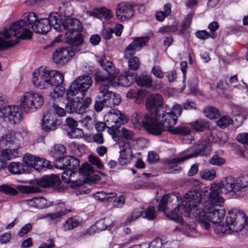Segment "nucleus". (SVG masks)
<instances>
[{"label": "nucleus", "instance_id": "f257e3e1", "mask_svg": "<svg viewBox=\"0 0 248 248\" xmlns=\"http://www.w3.org/2000/svg\"><path fill=\"white\" fill-rule=\"evenodd\" d=\"M202 193L207 198L205 202H202L201 194L198 191H188L183 196V206L187 216L195 215L196 219L201 226L207 230L210 228V222L214 224L224 219L226 211L220 206L222 203H214L210 201V196L206 193Z\"/></svg>", "mask_w": 248, "mask_h": 248}, {"label": "nucleus", "instance_id": "f03ea898", "mask_svg": "<svg viewBox=\"0 0 248 248\" xmlns=\"http://www.w3.org/2000/svg\"><path fill=\"white\" fill-rule=\"evenodd\" d=\"M248 190V175L240 176L236 179L231 176L224 178L219 184L213 183L210 187H204L202 192L210 196L214 203H223L221 192L234 198L243 197Z\"/></svg>", "mask_w": 248, "mask_h": 248}, {"label": "nucleus", "instance_id": "7ed1b4c3", "mask_svg": "<svg viewBox=\"0 0 248 248\" xmlns=\"http://www.w3.org/2000/svg\"><path fill=\"white\" fill-rule=\"evenodd\" d=\"M37 16L34 12H29L23 15V18L12 24L9 30L3 29L0 32V50H3L15 46L16 39L6 41L5 39H11L13 36L16 38L30 39L32 36V32L29 29L37 21Z\"/></svg>", "mask_w": 248, "mask_h": 248}, {"label": "nucleus", "instance_id": "20e7f679", "mask_svg": "<svg viewBox=\"0 0 248 248\" xmlns=\"http://www.w3.org/2000/svg\"><path fill=\"white\" fill-rule=\"evenodd\" d=\"M44 103V97L41 94L33 91L27 92L20 98L21 108L17 106H5L1 112L14 124H18L23 119L22 110L26 113H31L41 108Z\"/></svg>", "mask_w": 248, "mask_h": 248}, {"label": "nucleus", "instance_id": "39448f33", "mask_svg": "<svg viewBox=\"0 0 248 248\" xmlns=\"http://www.w3.org/2000/svg\"><path fill=\"white\" fill-rule=\"evenodd\" d=\"M63 80L64 76L62 73L43 67L36 69L32 74L31 83L35 88L39 90H45L55 86L50 93V96L53 99L63 95L64 91L60 89L58 86Z\"/></svg>", "mask_w": 248, "mask_h": 248}, {"label": "nucleus", "instance_id": "423d86ee", "mask_svg": "<svg viewBox=\"0 0 248 248\" xmlns=\"http://www.w3.org/2000/svg\"><path fill=\"white\" fill-rule=\"evenodd\" d=\"M183 200L181 195L177 192H173L164 195L158 205V209L163 212L166 216L180 223V227H176L175 231H178L184 234H188L194 231V228L189 224H182V214L180 207L183 206Z\"/></svg>", "mask_w": 248, "mask_h": 248}, {"label": "nucleus", "instance_id": "0eeeda50", "mask_svg": "<svg viewBox=\"0 0 248 248\" xmlns=\"http://www.w3.org/2000/svg\"><path fill=\"white\" fill-rule=\"evenodd\" d=\"M211 138L201 139L196 145V148L193 153H190L189 150H186L181 152L175 157L168 159L166 161L168 165H172L169 169V173H177L181 170V167L178 166L184 161L193 157L197 156L199 155H207L212 150L211 146Z\"/></svg>", "mask_w": 248, "mask_h": 248}, {"label": "nucleus", "instance_id": "6e6552de", "mask_svg": "<svg viewBox=\"0 0 248 248\" xmlns=\"http://www.w3.org/2000/svg\"><path fill=\"white\" fill-rule=\"evenodd\" d=\"M244 213L233 210L230 211L226 217L225 223L220 222L213 224L215 232L218 235H226L232 232H239L244 228Z\"/></svg>", "mask_w": 248, "mask_h": 248}, {"label": "nucleus", "instance_id": "1a4fd4ad", "mask_svg": "<svg viewBox=\"0 0 248 248\" xmlns=\"http://www.w3.org/2000/svg\"><path fill=\"white\" fill-rule=\"evenodd\" d=\"M62 26L67 30L65 35L67 43L74 46H81L83 40L80 35L77 34L82 29L80 21L76 18H65L62 21Z\"/></svg>", "mask_w": 248, "mask_h": 248}, {"label": "nucleus", "instance_id": "9d476101", "mask_svg": "<svg viewBox=\"0 0 248 248\" xmlns=\"http://www.w3.org/2000/svg\"><path fill=\"white\" fill-rule=\"evenodd\" d=\"M177 117L174 116L171 112H164L163 110L154 117L153 129H150L152 134L155 136L161 135L163 131H167L170 133V130L176 124Z\"/></svg>", "mask_w": 248, "mask_h": 248}, {"label": "nucleus", "instance_id": "9b49d317", "mask_svg": "<svg viewBox=\"0 0 248 248\" xmlns=\"http://www.w3.org/2000/svg\"><path fill=\"white\" fill-rule=\"evenodd\" d=\"M96 81L100 85L98 98L103 99L106 107L112 108L120 103L121 99L120 95L109 90L110 85L106 83L107 81L105 78L102 76H97Z\"/></svg>", "mask_w": 248, "mask_h": 248}, {"label": "nucleus", "instance_id": "f8f14e48", "mask_svg": "<svg viewBox=\"0 0 248 248\" xmlns=\"http://www.w3.org/2000/svg\"><path fill=\"white\" fill-rule=\"evenodd\" d=\"M92 79L88 75H83L78 77L71 84L67 92L69 98L75 95L84 96L85 93L92 85Z\"/></svg>", "mask_w": 248, "mask_h": 248}, {"label": "nucleus", "instance_id": "ddd939ff", "mask_svg": "<svg viewBox=\"0 0 248 248\" xmlns=\"http://www.w3.org/2000/svg\"><path fill=\"white\" fill-rule=\"evenodd\" d=\"M80 46L62 47L56 49L52 54V60L54 63L61 65L67 63L75 54L81 50Z\"/></svg>", "mask_w": 248, "mask_h": 248}, {"label": "nucleus", "instance_id": "4468645a", "mask_svg": "<svg viewBox=\"0 0 248 248\" xmlns=\"http://www.w3.org/2000/svg\"><path fill=\"white\" fill-rule=\"evenodd\" d=\"M131 120L135 128L142 126L148 132L152 134L150 129H153L154 117L148 114L143 115L140 112H135L132 114Z\"/></svg>", "mask_w": 248, "mask_h": 248}, {"label": "nucleus", "instance_id": "2eb2a0df", "mask_svg": "<svg viewBox=\"0 0 248 248\" xmlns=\"http://www.w3.org/2000/svg\"><path fill=\"white\" fill-rule=\"evenodd\" d=\"M127 120V117L118 109H112L104 116V121L106 122L107 126L115 128H119Z\"/></svg>", "mask_w": 248, "mask_h": 248}, {"label": "nucleus", "instance_id": "dca6fc26", "mask_svg": "<svg viewBox=\"0 0 248 248\" xmlns=\"http://www.w3.org/2000/svg\"><path fill=\"white\" fill-rule=\"evenodd\" d=\"M163 105V97L158 93L149 96L145 104L147 110L151 113L150 115L153 117H156L160 114L161 112L159 109L162 108Z\"/></svg>", "mask_w": 248, "mask_h": 248}, {"label": "nucleus", "instance_id": "f3484780", "mask_svg": "<svg viewBox=\"0 0 248 248\" xmlns=\"http://www.w3.org/2000/svg\"><path fill=\"white\" fill-rule=\"evenodd\" d=\"M97 62L100 63V65L108 73V77L103 76L107 81V84H110V83L115 79L118 74V71L115 69L114 65L109 61H106V57L104 54H102L101 57L98 58ZM101 76L100 75H96ZM102 76V75H101Z\"/></svg>", "mask_w": 248, "mask_h": 248}, {"label": "nucleus", "instance_id": "a211bd4d", "mask_svg": "<svg viewBox=\"0 0 248 248\" xmlns=\"http://www.w3.org/2000/svg\"><path fill=\"white\" fill-rule=\"evenodd\" d=\"M19 134L16 133L12 131H9L7 133L0 136V148H3L6 146H14L16 148H18L20 146Z\"/></svg>", "mask_w": 248, "mask_h": 248}, {"label": "nucleus", "instance_id": "6ab92c4d", "mask_svg": "<svg viewBox=\"0 0 248 248\" xmlns=\"http://www.w3.org/2000/svg\"><path fill=\"white\" fill-rule=\"evenodd\" d=\"M148 37H138L129 44L125 49L124 51V57L126 59H130L134 55L137 51L139 50L148 42Z\"/></svg>", "mask_w": 248, "mask_h": 248}, {"label": "nucleus", "instance_id": "aec40b11", "mask_svg": "<svg viewBox=\"0 0 248 248\" xmlns=\"http://www.w3.org/2000/svg\"><path fill=\"white\" fill-rule=\"evenodd\" d=\"M83 97L80 95H75L69 98L67 96L69 102L65 106L66 111L69 113H83V108L81 106V100H82Z\"/></svg>", "mask_w": 248, "mask_h": 248}, {"label": "nucleus", "instance_id": "412c9836", "mask_svg": "<svg viewBox=\"0 0 248 248\" xmlns=\"http://www.w3.org/2000/svg\"><path fill=\"white\" fill-rule=\"evenodd\" d=\"M134 10L131 4L123 2L119 4L116 9V16L121 21L130 19L134 16Z\"/></svg>", "mask_w": 248, "mask_h": 248}, {"label": "nucleus", "instance_id": "4be33fe9", "mask_svg": "<svg viewBox=\"0 0 248 248\" xmlns=\"http://www.w3.org/2000/svg\"><path fill=\"white\" fill-rule=\"evenodd\" d=\"M120 149L119 163L121 165H126L130 162L133 156L131 145L129 142L124 141L123 144L120 146Z\"/></svg>", "mask_w": 248, "mask_h": 248}, {"label": "nucleus", "instance_id": "5701e85b", "mask_svg": "<svg viewBox=\"0 0 248 248\" xmlns=\"http://www.w3.org/2000/svg\"><path fill=\"white\" fill-rule=\"evenodd\" d=\"M57 119L56 114L51 111H47L43 119L42 127L46 132L54 131L57 128Z\"/></svg>", "mask_w": 248, "mask_h": 248}, {"label": "nucleus", "instance_id": "b1692460", "mask_svg": "<svg viewBox=\"0 0 248 248\" xmlns=\"http://www.w3.org/2000/svg\"><path fill=\"white\" fill-rule=\"evenodd\" d=\"M51 28L47 18L38 19L32 26L33 31L37 33L46 34Z\"/></svg>", "mask_w": 248, "mask_h": 248}, {"label": "nucleus", "instance_id": "393cba45", "mask_svg": "<svg viewBox=\"0 0 248 248\" xmlns=\"http://www.w3.org/2000/svg\"><path fill=\"white\" fill-rule=\"evenodd\" d=\"M59 180V178L56 175H46L38 181V184L42 187H49L57 185Z\"/></svg>", "mask_w": 248, "mask_h": 248}, {"label": "nucleus", "instance_id": "a878e982", "mask_svg": "<svg viewBox=\"0 0 248 248\" xmlns=\"http://www.w3.org/2000/svg\"><path fill=\"white\" fill-rule=\"evenodd\" d=\"M47 20L49 21L51 27H53L57 31H60L62 22L60 15L57 12L51 13L49 14Z\"/></svg>", "mask_w": 248, "mask_h": 248}, {"label": "nucleus", "instance_id": "bb28decb", "mask_svg": "<svg viewBox=\"0 0 248 248\" xmlns=\"http://www.w3.org/2000/svg\"><path fill=\"white\" fill-rule=\"evenodd\" d=\"M8 171L13 174H21L26 172L24 164L20 162H11L7 166Z\"/></svg>", "mask_w": 248, "mask_h": 248}, {"label": "nucleus", "instance_id": "cd10ccee", "mask_svg": "<svg viewBox=\"0 0 248 248\" xmlns=\"http://www.w3.org/2000/svg\"><path fill=\"white\" fill-rule=\"evenodd\" d=\"M65 162L66 170H70L76 173L79 166V161L73 156H65Z\"/></svg>", "mask_w": 248, "mask_h": 248}, {"label": "nucleus", "instance_id": "c85d7f7f", "mask_svg": "<svg viewBox=\"0 0 248 248\" xmlns=\"http://www.w3.org/2000/svg\"><path fill=\"white\" fill-rule=\"evenodd\" d=\"M132 76L128 77L127 75L120 76L118 78V81H112L110 83V85L112 87H117L118 86H122L124 87L129 86L132 82Z\"/></svg>", "mask_w": 248, "mask_h": 248}, {"label": "nucleus", "instance_id": "c756f323", "mask_svg": "<svg viewBox=\"0 0 248 248\" xmlns=\"http://www.w3.org/2000/svg\"><path fill=\"white\" fill-rule=\"evenodd\" d=\"M136 80L137 84L141 87L149 88L152 86V78L149 75L141 74L137 77Z\"/></svg>", "mask_w": 248, "mask_h": 248}, {"label": "nucleus", "instance_id": "7c9ffc66", "mask_svg": "<svg viewBox=\"0 0 248 248\" xmlns=\"http://www.w3.org/2000/svg\"><path fill=\"white\" fill-rule=\"evenodd\" d=\"M190 125L194 130L197 132L203 131L209 127L207 122L201 119L190 123Z\"/></svg>", "mask_w": 248, "mask_h": 248}, {"label": "nucleus", "instance_id": "2f4dec72", "mask_svg": "<svg viewBox=\"0 0 248 248\" xmlns=\"http://www.w3.org/2000/svg\"><path fill=\"white\" fill-rule=\"evenodd\" d=\"M66 152L65 146L60 144L54 145L50 151L51 155L54 158L62 157L66 153Z\"/></svg>", "mask_w": 248, "mask_h": 248}, {"label": "nucleus", "instance_id": "473e14b6", "mask_svg": "<svg viewBox=\"0 0 248 248\" xmlns=\"http://www.w3.org/2000/svg\"><path fill=\"white\" fill-rule=\"evenodd\" d=\"M210 136L211 141L219 144H223L226 143L228 140V135L224 132H219L216 137L214 132H210Z\"/></svg>", "mask_w": 248, "mask_h": 248}, {"label": "nucleus", "instance_id": "72a5a7b5", "mask_svg": "<svg viewBox=\"0 0 248 248\" xmlns=\"http://www.w3.org/2000/svg\"><path fill=\"white\" fill-rule=\"evenodd\" d=\"M18 148L6 149L1 151L0 156L4 159L11 160L18 156V154L17 151Z\"/></svg>", "mask_w": 248, "mask_h": 248}, {"label": "nucleus", "instance_id": "f704fd0d", "mask_svg": "<svg viewBox=\"0 0 248 248\" xmlns=\"http://www.w3.org/2000/svg\"><path fill=\"white\" fill-rule=\"evenodd\" d=\"M205 116L210 119H216L219 116L218 109L213 107H206L203 111Z\"/></svg>", "mask_w": 248, "mask_h": 248}, {"label": "nucleus", "instance_id": "c9c22d12", "mask_svg": "<svg viewBox=\"0 0 248 248\" xmlns=\"http://www.w3.org/2000/svg\"><path fill=\"white\" fill-rule=\"evenodd\" d=\"M59 12L62 16H63L64 18L70 17L73 13V9L71 5L69 2L63 3L59 7Z\"/></svg>", "mask_w": 248, "mask_h": 248}, {"label": "nucleus", "instance_id": "e433bc0d", "mask_svg": "<svg viewBox=\"0 0 248 248\" xmlns=\"http://www.w3.org/2000/svg\"><path fill=\"white\" fill-rule=\"evenodd\" d=\"M113 222L109 218H105L98 221L95 225L98 231H102L106 229L109 226H110Z\"/></svg>", "mask_w": 248, "mask_h": 248}, {"label": "nucleus", "instance_id": "4c0bfd02", "mask_svg": "<svg viewBox=\"0 0 248 248\" xmlns=\"http://www.w3.org/2000/svg\"><path fill=\"white\" fill-rule=\"evenodd\" d=\"M233 121L230 116L225 115L221 117L217 122V125L220 128L224 129L230 124H233Z\"/></svg>", "mask_w": 248, "mask_h": 248}, {"label": "nucleus", "instance_id": "58836bf2", "mask_svg": "<svg viewBox=\"0 0 248 248\" xmlns=\"http://www.w3.org/2000/svg\"><path fill=\"white\" fill-rule=\"evenodd\" d=\"M37 156L32 155L31 154H25L23 157V162L24 165L28 167L33 168L35 165V161H36Z\"/></svg>", "mask_w": 248, "mask_h": 248}, {"label": "nucleus", "instance_id": "ea45409f", "mask_svg": "<svg viewBox=\"0 0 248 248\" xmlns=\"http://www.w3.org/2000/svg\"><path fill=\"white\" fill-rule=\"evenodd\" d=\"M55 209L57 212L62 217L66 215L71 211V208L68 206H66L63 202H59L56 204Z\"/></svg>", "mask_w": 248, "mask_h": 248}, {"label": "nucleus", "instance_id": "a19ab883", "mask_svg": "<svg viewBox=\"0 0 248 248\" xmlns=\"http://www.w3.org/2000/svg\"><path fill=\"white\" fill-rule=\"evenodd\" d=\"M79 223L78 219L74 217H70L67 219L64 224V230L65 231L71 230L78 227L79 225Z\"/></svg>", "mask_w": 248, "mask_h": 248}, {"label": "nucleus", "instance_id": "79ce46f5", "mask_svg": "<svg viewBox=\"0 0 248 248\" xmlns=\"http://www.w3.org/2000/svg\"><path fill=\"white\" fill-rule=\"evenodd\" d=\"M193 16V14L192 13H190L187 15L182 23L181 29L179 31L180 33H184L187 31L191 24Z\"/></svg>", "mask_w": 248, "mask_h": 248}, {"label": "nucleus", "instance_id": "37998d69", "mask_svg": "<svg viewBox=\"0 0 248 248\" xmlns=\"http://www.w3.org/2000/svg\"><path fill=\"white\" fill-rule=\"evenodd\" d=\"M156 217V213L154 206H150L142 211V217L149 220L154 219Z\"/></svg>", "mask_w": 248, "mask_h": 248}, {"label": "nucleus", "instance_id": "c03bdc74", "mask_svg": "<svg viewBox=\"0 0 248 248\" xmlns=\"http://www.w3.org/2000/svg\"><path fill=\"white\" fill-rule=\"evenodd\" d=\"M190 132L191 130L189 128L182 125L173 128L172 130H170L171 133L182 136L188 135L190 134Z\"/></svg>", "mask_w": 248, "mask_h": 248}, {"label": "nucleus", "instance_id": "a18cd8bd", "mask_svg": "<svg viewBox=\"0 0 248 248\" xmlns=\"http://www.w3.org/2000/svg\"><path fill=\"white\" fill-rule=\"evenodd\" d=\"M79 173L83 176L88 177L94 172L93 168L88 163L83 165L78 169Z\"/></svg>", "mask_w": 248, "mask_h": 248}, {"label": "nucleus", "instance_id": "49530a36", "mask_svg": "<svg viewBox=\"0 0 248 248\" xmlns=\"http://www.w3.org/2000/svg\"><path fill=\"white\" fill-rule=\"evenodd\" d=\"M201 178L206 180H212L216 177V172L213 170H205L200 172Z\"/></svg>", "mask_w": 248, "mask_h": 248}, {"label": "nucleus", "instance_id": "de8ad7c7", "mask_svg": "<svg viewBox=\"0 0 248 248\" xmlns=\"http://www.w3.org/2000/svg\"><path fill=\"white\" fill-rule=\"evenodd\" d=\"M0 192L11 196H15L18 193L17 190L8 185H2L0 186Z\"/></svg>", "mask_w": 248, "mask_h": 248}, {"label": "nucleus", "instance_id": "09e8293b", "mask_svg": "<svg viewBox=\"0 0 248 248\" xmlns=\"http://www.w3.org/2000/svg\"><path fill=\"white\" fill-rule=\"evenodd\" d=\"M121 134L122 138L127 140H133L134 139L135 133L134 132L124 127L121 128Z\"/></svg>", "mask_w": 248, "mask_h": 248}, {"label": "nucleus", "instance_id": "8fccbe9b", "mask_svg": "<svg viewBox=\"0 0 248 248\" xmlns=\"http://www.w3.org/2000/svg\"><path fill=\"white\" fill-rule=\"evenodd\" d=\"M36 208L43 209L50 206L52 204L44 197H36Z\"/></svg>", "mask_w": 248, "mask_h": 248}, {"label": "nucleus", "instance_id": "3c124183", "mask_svg": "<svg viewBox=\"0 0 248 248\" xmlns=\"http://www.w3.org/2000/svg\"><path fill=\"white\" fill-rule=\"evenodd\" d=\"M141 216L142 217V210L140 208L135 209L132 213L131 215L127 218L125 224L127 225Z\"/></svg>", "mask_w": 248, "mask_h": 248}, {"label": "nucleus", "instance_id": "603ef678", "mask_svg": "<svg viewBox=\"0 0 248 248\" xmlns=\"http://www.w3.org/2000/svg\"><path fill=\"white\" fill-rule=\"evenodd\" d=\"M79 122L83 127L87 129H90L94 125L95 121L93 117L89 116H86L79 121Z\"/></svg>", "mask_w": 248, "mask_h": 248}, {"label": "nucleus", "instance_id": "864d4df0", "mask_svg": "<svg viewBox=\"0 0 248 248\" xmlns=\"http://www.w3.org/2000/svg\"><path fill=\"white\" fill-rule=\"evenodd\" d=\"M116 196L115 193H106L104 191L100 192L95 195V198L100 201H108L109 198L114 197Z\"/></svg>", "mask_w": 248, "mask_h": 248}, {"label": "nucleus", "instance_id": "5fc2aeb1", "mask_svg": "<svg viewBox=\"0 0 248 248\" xmlns=\"http://www.w3.org/2000/svg\"><path fill=\"white\" fill-rule=\"evenodd\" d=\"M128 63L129 69L134 71L137 70L140 66L139 59L136 56L130 58Z\"/></svg>", "mask_w": 248, "mask_h": 248}, {"label": "nucleus", "instance_id": "6e6d98bb", "mask_svg": "<svg viewBox=\"0 0 248 248\" xmlns=\"http://www.w3.org/2000/svg\"><path fill=\"white\" fill-rule=\"evenodd\" d=\"M61 217L60 215L57 212L52 214H48L42 217L43 218H46L51 224L56 223Z\"/></svg>", "mask_w": 248, "mask_h": 248}, {"label": "nucleus", "instance_id": "4d7b16f0", "mask_svg": "<svg viewBox=\"0 0 248 248\" xmlns=\"http://www.w3.org/2000/svg\"><path fill=\"white\" fill-rule=\"evenodd\" d=\"M209 162L213 165L221 166L225 163V160L218 155H214L209 160Z\"/></svg>", "mask_w": 248, "mask_h": 248}, {"label": "nucleus", "instance_id": "13d9d810", "mask_svg": "<svg viewBox=\"0 0 248 248\" xmlns=\"http://www.w3.org/2000/svg\"><path fill=\"white\" fill-rule=\"evenodd\" d=\"M76 173L70 170H67L66 171L63 172L62 178L63 182L68 183L70 182L74 181L75 180L72 179L73 175Z\"/></svg>", "mask_w": 248, "mask_h": 248}, {"label": "nucleus", "instance_id": "bf43d9fd", "mask_svg": "<svg viewBox=\"0 0 248 248\" xmlns=\"http://www.w3.org/2000/svg\"><path fill=\"white\" fill-rule=\"evenodd\" d=\"M147 91L145 89H140L136 91L135 101L138 104H140L142 100L146 96Z\"/></svg>", "mask_w": 248, "mask_h": 248}, {"label": "nucleus", "instance_id": "052dcab7", "mask_svg": "<svg viewBox=\"0 0 248 248\" xmlns=\"http://www.w3.org/2000/svg\"><path fill=\"white\" fill-rule=\"evenodd\" d=\"M89 160L91 163L96 166L99 169L103 170L104 169V166L98 157L94 155H90L89 157Z\"/></svg>", "mask_w": 248, "mask_h": 248}, {"label": "nucleus", "instance_id": "680f3d73", "mask_svg": "<svg viewBox=\"0 0 248 248\" xmlns=\"http://www.w3.org/2000/svg\"><path fill=\"white\" fill-rule=\"evenodd\" d=\"M83 131L79 128H75L71 129L70 132H68L67 134L71 138H79L83 135Z\"/></svg>", "mask_w": 248, "mask_h": 248}, {"label": "nucleus", "instance_id": "e2e57ef3", "mask_svg": "<svg viewBox=\"0 0 248 248\" xmlns=\"http://www.w3.org/2000/svg\"><path fill=\"white\" fill-rule=\"evenodd\" d=\"M35 187L32 186H27L22 185H18L16 186V189L23 193H35L37 191L35 189Z\"/></svg>", "mask_w": 248, "mask_h": 248}, {"label": "nucleus", "instance_id": "0e129e2a", "mask_svg": "<svg viewBox=\"0 0 248 248\" xmlns=\"http://www.w3.org/2000/svg\"><path fill=\"white\" fill-rule=\"evenodd\" d=\"M65 158V157L55 158L56 159L55 162V166L57 168L61 170H66Z\"/></svg>", "mask_w": 248, "mask_h": 248}, {"label": "nucleus", "instance_id": "69168bd1", "mask_svg": "<svg viewBox=\"0 0 248 248\" xmlns=\"http://www.w3.org/2000/svg\"><path fill=\"white\" fill-rule=\"evenodd\" d=\"M219 25L216 21H213L210 23L208 26V28L212 31V33L210 34V37L212 38H215L217 36L216 33L214 31L217 30L218 28Z\"/></svg>", "mask_w": 248, "mask_h": 248}, {"label": "nucleus", "instance_id": "338daca9", "mask_svg": "<svg viewBox=\"0 0 248 248\" xmlns=\"http://www.w3.org/2000/svg\"><path fill=\"white\" fill-rule=\"evenodd\" d=\"M152 73L157 78H162L164 77V73L159 66H155L152 69Z\"/></svg>", "mask_w": 248, "mask_h": 248}, {"label": "nucleus", "instance_id": "774afa93", "mask_svg": "<svg viewBox=\"0 0 248 248\" xmlns=\"http://www.w3.org/2000/svg\"><path fill=\"white\" fill-rule=\"evenodd\" d=\"M32 229V225L31 223H28L23 226L18 232V235L20 237L23 236L27 234Z\"/></svg>", "mask_w": 248, "mask_h": 248}]
</instances>
